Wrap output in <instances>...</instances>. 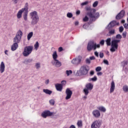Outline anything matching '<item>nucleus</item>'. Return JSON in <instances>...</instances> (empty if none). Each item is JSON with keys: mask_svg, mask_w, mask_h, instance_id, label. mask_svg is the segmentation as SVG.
I'll return each mask as SVG.
<instances>
[{"mask_svg": "<svg viewBox=\"0 0 128 128\" xmlns=\"http://www.w3.org/2000/svg\"><path fill=\"white\" fill-rule=\"evenodd\" d=\"M43 92L45 94H49L50 96V94H52V91L48 89H44Z\"/></svg>", "mask_w": 128, "mask_h": 128, "instance_id": "5701e85b", "label": "nucleus"}, {"mask_svg": "<svg viewBox=\"0 0 128 128\" xmlns=\"http://www.w3.org/2000/svg\"><path fill=\"white\" fill-rule=\"evenodd\" d=\"M128 61H124L122 62V64L123 66V68H124L126 66H128Z\"/></svg>", "mask_w": 128, "mask_h": 128, "instance_id": "c756f323", "label": "nucleus"}, {"mask_svg": "<svg viewBox=\"0 0 128 128\" xmlns=\"http://www.w3.org/2000/svg\"><path fill=\"white\" fill-rule=\"evenodd\" d=\"M98 110L102 112H106V108H104V106L98 107Z\"/></svg>", "mask_w": 128, "mask_h": 128, "instance_id": "393cba45", "label": "nucleus"}, {"mask_svg": "<svg viewBox=\"0 0 128 128\" xmlns=\"http://www.w3.org/2000/svg\"><path fill=\"white\" fill-rule=\"evenodd\" d=\"M85 88L84 90V92L86 96L88 94L89 90H92L94 88V85L92 83H88L86 84Z\"/></svg>", "mask_w": 128, "mask_h": 128, "instance_id": "1a4fd4ad", "label": "nucleus"}, {"mask_svg": "<svg viewBox=\"0 0 128 128\" xmlns=\"http://www.w3.org/2000/svg\"><path fill=\"white\" fill-rule=\"evenodd\" d=\"M100 44H101V46H104V40H102L100 41Z\"/></svg>", "mask_w": 128, "mask_h": 128, "instance_id": "8fccbe9b", "label": "nucleus"}, {"mask_svg": "<svg viewBox=\"0 0 128 128\" xmlns=\"http://www.w3.org/2000/svg\"><path fill=\"white\" fill-rule=\"evenodd\" d=\"M88 95H86L82 98L83 100H86V98H88V96H86Z\"/></svg>", "mask_w": 128, "mask_h": 128, "instance_id": "0e129e2a", "label": "nucleus"}, {"mask_svg": "<svg viewBox=\"0 0 128 128\" xmlns=\"http://www.w3.org/2000/svg\"><path fill=\"white\" fill-rule=\"evenodd\" d=\"M33 49L34 47L32 46H26L23 52L24 56H28L32 54Z\"/></svg>", "mask_w": 128, "mask_h": 128, "instance_id": "39448f33", "label": "nucleus"}, {"mask_svg": "<svg viewBox=\"0 0 128 128\" xmlns=\"http://www.w3.org/2000/svg\"><path fill=\"white\" fill-rule=\"evenodd\" d=\"M100 48V44H96V43H94V42L91 41L90 42L87 46V50L88 52H91L92 50H96V48Z\"/></svg>", "mask_w": 128, "mask_h": 128, "instance_id": "20e7f679", "label": "nucleus"}, {"mask_svg": "<svg viewBox=\"0 0 128 128\" xmlns=\"http://www.w3.org/2000/svg\"><path fill=\"white\" fill-rule=\"evenodd\" d=\"M86 64H90V59L89 58H87L86 60Z\"/></svg>", "mask_w": 128, "mask_h": 128, "instance_id": "c03bdc74", "label": "nucleus"}, {"mask_svg": "<svg viewBox=\"0 0 128 128\" xmlns=\"http://www.w3.org/2000/svg\"><path fill=\"white\" fill-rule=\"evenodd\" d=\"M90 60H96V57L94 56H90Z\"/></svg>", "mask_w": 128, "mask_h": 128, "instance_id": "6e6d98bb", "label": "nucleus"}, {"mask_svg": "<svg viewBox=\"0 0 128 128\" xmlns=\"http://www.w3.org/2000/svg\"><path fill=\"white\" fill-rule=\"evenodd\" d=\"M120 26V22H117L116 20H112L110 22L108 26H110V28H114V26Z\"/></svg>", "mask_w": 128, "mask_h": 128, "instance_id": "2eb2a0df", "label": "nucleus"}, {"mask_svg": "<svg viewBox=\"0 0 128 128\" xmlns=\"http://www.w3.org/2000/svg\"><path fill=\"white\" fill-rule=\"evenodd\" d=\"M124 26H121L119 28V32H124Z\"/></svg>", "mask_w": 128, "mask_h": 128, "instance_id": "79ce46f5", "label": "nucleus"}, {"mask_svg": "<svg viewBox=\"0 0 128 128\" xmlns=\"http://www.w3.org/2000/svg\"><path fill=\"white\" fill-rule=\"evenodd\" d=\"M6 68V66L4 65V62H2L0 65V72L2 74L4 72V69Z\"/></svg>", "mask_w": 128, "mask_h": 128, "instance_id": "a211bd4d", "label": "nucleus"}, {"mask_svg": "<svg viewBox=\"0 0 128 128\" xmlns=\"http://www.w3.org/2000/svg\"><path fill=\"white\" fill-rule=\"evenodd\" d=\"M66 100H70V98H72V91L70 89V88H67L66 90Z\"/></svg>", "mask_w": 128, "mask_h": 128, "instance_id": "f8f14e48", "label": "nucleus"}, {"mask_svg": "<svg viewBox=\"0 0 128 128\" xmlns=\"http://www.w3.org/2000/svg\"><path fill=\"white\" fill-rule=\"evenodd\" d=\"M80 14V10H78L76 12V14L77 16H78L79 14Z\"/></svg>", "mask_w": 128, "mask_h": 128, "instance_id": "680f3d73", "label": "nucleus"}, {"mask_svg": "<svg viewBox=\"0 0 128 128\" xmlns=\"http://www.w3.org/2000/svg\"><path fill=\"white\" fill-rule=\"evenodd\" d=\"M12 2L16 4H18V0H12Z\"/></svg>", "mask_w": 128, "mask_h": 128, "instance_id": "69168bd1", "label": "nucleus"}, {"mask_svg": "<svg viewBox=\"0 0 128 128\" xmlns=\"http://www.w3.org/2000/svg\"><path fill=\"white\" fill-rule=\"evenodd\" d=\"M49 102L51 106H54V100L52 99L50 100Z\"/></svg>", "mask_w": 128, "mask_h": 128, "instance_id": "c9c22d12", "label": "nucleus"}, {"mask_svg": "<svg viewBox=\"0 0 128 128\" xmlns=\"http://www.w3.org/2000/svg\"><path fill=\"white\" fill-rule=\"evenodd\" d=\"M28 12H25L23 15V18L24 20H28Z\"/></svg>", "mask_w": 128, "mask_h": 128, "instance_id": "cd10ccee", "label": "nucleus"}, {"mask_svg": "<svg viewBox=\"0 0 128 128\" xmlns=\"http://www.w3.org/2000/svg\"><path fill=\"white\" fill-rule=\"evenodd\" d=\"M51 64H52L53 66H55L56 68L62 66V62L58 60H52Z\"/></svg>", "mask_w": 128, "mask_h": 128, "instance_id": "4468645a", "label": "nucleus"}, {"mask_svg": "<svg viewBox=\"0 0 128 128\" xmlns=\"http://www.w3.org/2000/svg\"><path fill=\"white\" fill-rule=\"evenodd\" d=\"M72 74V70H66V74H67L68 76L70 74Z\"/></svg>", "mask_w": 128, "mask_h": 128, "instance_id": "f704fd0d", "label": "nucleus"}, {"mask_svg": "<svg viewBox=\"0 0 128 128\" xmlns=\"http://www.w3.org/2000/svg\"><path fill=\"white\" fill-rule=\"evenodd\" d=\"M92 114L94 116V118H100V110H93Z\"/></svg>", "mask_w": 128, "mask_h": 128, "instance_id": "dca6fc26", "label": "nucleus"}, {"mask_svg": "<svg viewBox=\"0 0 128 128\" xmlns=\"http://www.w3.org/2000/svg\"><path fill=\"white\" fill-rule=\"evenodd\" d=\"M54 114V112H50L49 110H45L42 112L41 116L44 118H46L48 116H52Z\"/></svg>", "mask_w": 128, "mask_h": 128, "instance_id": "9d476101", "label": "nucleus"}, {"mask_svg": "<svg viewBox=\"0 0 128 128\" xmlns=\"http://www.w3.org/2000/svg\"><path fill=\"white\" fill-rule=\"evenodd\" d=\"M76 76H80V69L77 70Z\"/></svg>", "mask_w": 128, "mask_h": 128, "instance_id": "58836bf2", "label": "nucleus"}, {"mask_svg": "<svg viewBox=\"0 0 128 128\" xmlns=\"http://www.w3.org/2000/svg\"><path fill=\"white\" fill-rule=\"evenodd\" d=\"M90 80H92V82H96L98 80V78L96 76H94V78H90L89 82H90Z\"/></svg>", "mask_w": 128, "mask_h": 128, "instance_id": "7c9ffc66", "label": "nucleus"}, {"mask_svg": "<svg viewBox=\"0 0 128 128\" xmlns=\"http://www.w3.org/2000/svg\"><path fill=\"white\" fill-rule=\"evenodd\" d=\"M116 38L117 39V40H120H120H122V35H120V34H118L116 36Z\"/></svg>", "mask_w": 128, "mask_h": 128, "instance_id": "2f4dec72", "label": "nucleus"}, {"mask_svg": "<svg viewBox=\"0 0 128 128\" xmlns=\"http://www.w3.org/2000/svg\"><path fill=\"white\" fill-rule=\"evenodd\" d=\"M69 128H76V126L74 125H72Z\"/></svg>", "mask_w": 128, "mask_h": 128, "instance_id": "774afa93", "label": "nucleus"}, {"mask_svg": "<svg viewBox=\"0 0 128 128\" xmlns=\"http://www.w3.org/2000/svg\"><path fill=\"white\" fill-rule=\"evenodd\" d=\"M124 26L126 30H128V24H124Z\"/></svg>", "mask_w": 128, "mask_h": 128, "instance_id": "3c124183", "label": "nucleus"}, {"mask_svg": "<svg viewBox=\"0 0 128 128\" xmlns=\"http://www.w3.org/2000/svg\"><path fill=\"white\" fill-rule=\"evenodd\" d=\"M94 71L91 70L90 72V76H94Z\"/></svg>", "mask_w": 128, "mask_h": 128, "instance_id": "13d9d810", "label": "nucleus"}, {"mask_svg": "<svg viewBox=\"0 0 128 128\" xmlns=\"http://www.w3.org/2000/svg\"><path fill=\"white\" fill-rule=\"evenodd\" d=\"M94 55L97 57L98 58V52H94Z\"/></svg>", "mask_w": 128, "mask_h": 128, "instance_id": "e2e57ef3", "label": "nucleus"}, {"mask_svg": "<svg viewBox=\"0 0 128 128\" xmlns=\"http://www.w3.org/2000/svg\"><path fill=\"white\" fill-rule=\"evenodd\" d=\"M102 70V67L100 66H98L96 68V72H100Z\"/></svg>", "mask_w": 128, "mask_h": 128, "instance_id": "a19ab883", "label": "nucleus"}, {"mask_svg": "<svg viewBox=\"0 0 128 128\" xmlns=\"http://www.w3.org/2000/svg\"><path fill=\"white\" fill-rule=\"evenodd\" d=\"M46 84H50V80H47L45 81Z\"/></svg>", "mask_w": 128, "mask_h": 128, "instance_id": "052dcab7", "label": "nucleus"}, {"mask_svg": "<svg viewBox=\"0 0 128 128\" xmlns=\"http://www.w3.org/2000/svg\"><path fill=\"white\" fill-rule=\"evenodd\" d=\"M86 10L87 12V16H88L92 21L94 22L96 18H100V12H96V10L95 8H92L90 6H87L86 7Z\"/></svg>", "mask_w": 128, "mask_h": 128, "instance_id": "f03ea898", "label": "nucleus"}, {"mask_svg": "<svg viewBox=\"0 0 128 128\" xmlns=\"http://www.w3.org/2000/svg\"><path fill=\"white\" fill-rule=\"evenodd\" d=\"M23 9H21L20 10L17 14V18H22V12H24Z\"/></svg>", "mask_w": 128, "mask_h": 128, "instance_id": "4be33fe9", "label": "nucleus"}, {"mask_svg": "<svg viewBox=\"0 0 128 128\" xmlns=\"http://www.w3.org/2000/svg\"><path fill=\"white\" fill-rule=\"evenodd\" d=\"M18 48V44L14 43L12 46L11 50L12 52H14Z\"/></svg>", "mask_w": 128, "mask_h": 128, "instance_id": "412c9836", "label": "nucleus"}, {"mask_svg": "<svg viewBox=\"0 0 128 128\" xmlns=\"http://www.w3.org/2000/svg\"><path fill=\"white\" fill-rule=\"evenodd\" d=\"M123 90L126 92H128V86L126 85H125L123 86Z\"/></svg>", "mask_w": 128, "mask_h": 128, "instance_id": "473e14b6", "label": "nucleus"}, {"mask_svg": "<svg viewBox=\"0 0 128 128\" xmlns=\"http://www.w3.org/2000/svg\"><path fill=\"white\" fill-rule=\"evenodd\" d=\"M99 56H100V58H104V54L102 52H100V54H99Z\"/></svg>", "mask_w": 128, "mask_h": 128, "instance_id": "5fc2aeb1", "label": "nucleus"}, {"mask_svg": "<svg viewBox=\"0 0 128 128\" xmlns=\"http://www.w3.org/2000/svg\"><path fill=\"white\" fill-rule=\"evenodd\" d=\"M88 28V24H84L83 25V28H84L85 30H86Z\"/></svg>", "mask_w": 128, "mask_h": 128, "instance_id": "a18cd8bd", "label": "nucleus"}, {"mask_svg": "<svg viewBox=\"0 0 128 128\" xmlns=\"http://www.w3.org/2000/svg\"><path fill=\"white\" fill-rule=\"evenodd\" d=\"M60 84H62V86H66V80H62Z\"/></svg>", "mask_w": 128, "mask_h": 128, "instance_id": "ea45409f", "label": "nucleus"}, {"mask_svg": "<svg viewBox=\"0 0 128 128\" xmlns=\"http://www.w3.org/2000/svg\"><path fill=\"white\" fill-rule=\"evenodd\" d=\"M32 36H34V32H30L27 36V38L28 40H30L32 38Z\"/></svg>", "mask_w": 128, "mask_h": 128, "instance_id": "bb28decb", "label": "nucleus"}, {"mask_svg": "<svg viewBox=\"0 0 128 128\" xmlns=\"http://www.w3.org/2000/svg\"><path fill=\"white\" fill-rule=\"evenodd\" d=\"M22 32L20 30L18 32V34H16V36L14 38V44H18L20 42V38H22Z\"/></svg>", "mask_w": 128, "mask_h": 128, "instance_id": "423d86ee", "label": "nucleus"}, {"mask_svg": "<svg viewBox=\"0 0 128 128\" xmlns=\"http://www.w3.org/2000/svg\"><path fill=\"white\" fill-rule=\"evenodd\" d=\"M72 64H74V66H78V64H80V56H79L75 58H74L72 60Z\"/></svg>", "mask_w": 128, "mask_h": 128, "instance_id": "ddd939ff", "label": "nucleus"}, {"mask_svg": "<svg viewBox=\"0 0 128 128\" xmlns=\"http://www.w3.org/2000/svg\"><path fill=\"white\" fill-rule=\"evenodd\" d=\"M102 120H96L92 123L91 128H100L102 126Z\"/></svg>", "mask_w": 128, "mask_h": 128, "instance_id": "0eeeda50", "label": "nucleus"}, {"mask_svg": "<svg viewBox=\"0 0 128 128\" xmlns=\"http://www.w3.org/2000/svg\"><path fill=\"white\" fill-rule=\"evenodd\" d=\"M54 60H56L58 59V54L56 51H54L52 55Z\"/></svg>", "mask_w": 128, "mask_h": 128, "instance_id": "b1692460", "label": "nucleus"}, {"mask_svg": "<svg viewBox=\"0 0 128 128\" xmlns=\"http://www.w3.org/2000/svg\"><path fill=\"white\" fill-rule=\"evenodd\" d=\"M103 62L105 64L108 66L109 64H108V60H104Z\"/></svg>", "mask_w": 128, "mask_h": 128, "instance_id": "49530a36", "label": "nucleus"}, {"mask_svg": "<svg viewBox=\"0 0 128 128\" xmlns=\"http://www.w3.org/2000/svg\"><path fill=\"white\" fill-rule=\"evenodd\" d=\"M77 126L78 128L80 127V120H78L77 122Z\"/></svg>", "mask_w": 128, "mask_h": 128, "instance_id": "bf43d9fd", "label": "nucleus"}, {"mask_svg": "<svg viewBox=\"0 0 128 128\" xmlns=\"http://www.w3.org/2000/svg\"><path fill=\"white\" fill-rule=\"evenodd\" d=\"M66 16L69 18H72V13L68 12L67 13Z\"/></svg>", "mask_w": 128, "mask_h": 128, "instance_id": "72a5a7b5", "label": "nucleus"}, {"mask_svg": "<svg viewBox=\"0 0 128 128\" xmlns=\"http://www.w3.org/2000/svg\"><path fill=\"white\" fill-rule=\"evenodd\" d=\"M98 2L96 1L92 4L93 8H96V6H98Z\"/></svg>", "mask_w": 128, "mask_h": 128, "instance_id": "4c0bfd02", "label": "nucleus"}, {"mask_svg": "<svg viewBox=\"0 0 128 128\" xmlns=\"http://www.w3.org/2000/svg\"><path fill=\"white\" fill-rule=\"evenodd\" d=\"M90 66L88 65H84L81 67V76H86L88 74Z\"/></svg>", "mask_w": 128, "mask_h": 128, "instance_id": "6e6552de", "label": "nucleus"}, {"mask_svg": "<svg viewBox=\"0 0 128 128\" xmlns=\"http://www.w3.org/2000/svg\"><path fill=\"white\" fill-rule=\"evenodd\" d=\"M105 42L108 46H111L110 51L112 52H116V50H118V43L120 42V40H116V39H114L112 40V38H107Z\"/></svg>", "mask_w": 128, "mask_h": 128, "instance_id": "f257e3e1", "label": "nucleus"}, {"mask_svg": "<svg viewBox=\"0 0 128 128\" xmlns=\"http://www.w3.org/2000/svg\"><path fill=\"white\" fill-rule=\"evenodd\" d=\"M36 68H37V70H38V68H40V64L36 63Z\"/></svg>", "mask_w": 128, "mask_h": 128, "instance_id": "37998d69", "label": "nucleus"}, {"mask_svg": "<svg viewBox=\"0 0 128 128\" xmlns=\"http://www.w3.org/2000/svg\"><path fill=\"white\" fill-rule=\"evenodd\" d=\"M88 17L86 16L83 19V22H88Z\"/></svg>", "mask_w": 128, "mask_h": 128, "instance_id": "de8ad7c7", "label": "nucleus"}, {"mask_svg": "<svg viewBox=\"0 0 128 128\" xmlns=\"http://www.w3.org/2000/svg\"><path fill=\"white\" fill-rule=\"evenodd\" d=\"M88 4V2L86 1V2H82L81 4V6H86V4Z\"/></svg>", "mask_w": 128, "mask_h": 128, "instance_id": "09e8293b", "label": "nucleus"}, {"mask_svg": "<svg viewBox=\"0 0 128 128\" xmlns=\"http://www.w3.org/2000/svg\"><path fill=\"white\" fill-rule=\"evenodd\" d=\"M126 14V11L124 10H122L116 16V19L118 20H122L124 15Z\"/></svg>", "mask_w": 128, "mask_h": 128, "instance_id": "9b49d317", "label": "nucleus"}, {"mask_svg": "<svg viewBox=\"0 0 128 128\" xmlns=\"http://www.w3.org/2000/svg\"><path fill=\"white\" fill-rule=\"evenodd\" d=\"M58 50L60 52H62L64 50V48H62V47L60 46L58 48Z\"/></svg>", "mask_w": 128, "mask_h": 128, "instance_id": "864d4df0", "label": "nucleus"}, {"mask_svg": "<svg viewBox=\"0 0 128 128\" xmlns=\"http://www.w3.org/2000/svg\"><path fill=\"white\" fill-rule=\"evenodd\" d=\"M33 61H34V59H32V58L26 59L23 62V64H32V62Z\"/></svg>", "mask_w": 128, "mask_h": 128, "instance_id": "aec40b11", "label": "nucleus"}, {"mask_svg": "<svg viewBox=\"0 0 128 128\" xmlns=\"http://www.w3.org/2000/svg\"><path fill=\"white\" fill-rule=\"evenodd\" d=\"M114 32H116V30L114 29H112L110 30L109 31V34L112 35V34H114Z\"/></svg>", "mask_w": 128, "mask_h": 128, "instance_id": "e433bc0d", "label": "nucleus"}, {"mask_svg": "<svg viewBox=\"0 0 128 128\" xmlns=\"http://www.w3.org/2000/svg\"><path fill=\"white\" fill-rule=\"evenodd\" d=\"M30 16H31V18L32 19V21L31 22L32 24V26L36 24L38 22V20H40V18H38V12H36V11L31 12L30 13Z\"/></svg>", "mask_w": 128, "mask_h": 128, "instance_id": "7ed1b4c3", "label": "nucleus"}, {"mask_svg": "<svg viewBox=\"0 0 128 128\" xmlns=\"http://www.w3.org/2000/svg\"><path fill=\"white\" fill-rule=\"evenodd\" d=\"M122 34L124 38H126V32H124Z\"/></svg>", "mask_w": 128, "mask_h": 128, "instance_id": "603ef678", "label": "nucleus"}, {"mask_svg": "<svg viewBox=\"0 0 128 128\" xmlns=\"http://www.w3.org/2000/svg\"><path fill=\"white\" fill-rule=\"evenodd\" d=\"M116 88V85L114 84V82L112 81L111 82V87L110 88V92H114V89Z\"/></svg>", "mask_w": 128, "mask_h": 128, "instance_id": "6ab92c4d", "label": "nucleus"}, {"mask_svg": "<svg viewBox=\"0 0 128 128\" xmlns=\"http://www.w3.org/2000/svg\"><path fill=\"white\" fill-rule=\"evenodd\" d=\"M55 88L58 92H62V84H56Z\"/></svg>", "mask_w": 128, "mask_h": 128, "instance_id": "f3484780", "label": "nucleus"}, {"mask_svg": "<svg viewBox=\"0 0 128 128\" xmlns=\"http://www.w3.org/2000/svg\"><path fill=\"white\" fill-rule=\"evenodd\" d=\"M21 10H24V12H28V3H26L24 8L21 9Z\"/></svg>", "mask_w": 128, "mask_h": 128, "instance_id": "a878e982", "label": "nucleus"}, {"mask_svg": "<svg viewBox=\"0 0 128 128\" xmlns=\"http://www.w3.org/2000/svg\"><path fill=\"white\" fill-rule=\"evenodd\" d=\"M74 24V26H78L80 24V22H78V21H76Z\"/></svg>", "mask_w": 128, "mask_h": 128, "instance_id": "4d7b16f0", "label": "nucleus"}, {"mask_svg": "<svg viewBox=\"0 0 128 128\" xmlns=\"http://www.w3.org/2000/svg\"><path fill=\"white\" fill-rule=\"evenodd\" d=\"M40 46V44H38V42H36L34 45V48L36 50H37L38 48Z\"/></svg>", "mask_w": 128, "mask_h": 128, "instance_id": "c85d7f7f", "label": "nucleus"}, {"mask_svg": "<svg viewBox=\"0 0 128 128\" xmlns=\"http://www.w3.org/2000/svg\"><path fill=\"white\" fill-rule=\"evenodd\" d=\"M102 72H99L97 73V76H102Z\"/></svg>", "mask_w": 128, "mask_h": 128, "instance_id": "338daca9", "label": "nucleus"}]
</instances>
